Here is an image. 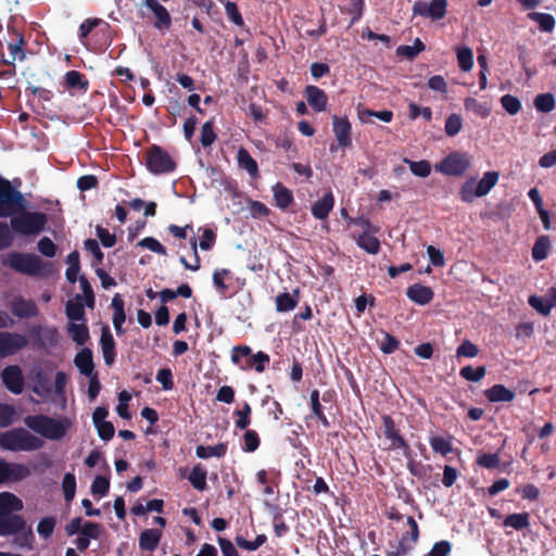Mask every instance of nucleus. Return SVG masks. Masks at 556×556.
Masks as SVG:
<instances>
[{
  "instance_id": "25",
  "label": "nucleus",
  "mask_w": 556,
  "mask_h": 556,
  "mask_svg": "<svg viewBox=\"0 0 556 556\" xmlns=\"http://www.w3.org/2000/svg\"><path fill=\"white\" fill-rule=\"evenodd\" d=\"M64 81L68 90H78L85 93L89 88V81L86 76L76 70L66 72Z\"/></svg>"
},
{
  "instance_id": "27",
  "label": "nucleus",
  "mask_w": 556,
  "mask_h": 556,
  "mask_svg": "<svg viewBox=\"0 0 556 556\" xmlns=\"http://www.w3.org/2000/svg\"><path fill=\"white\" fill-rule=\"evenodd\" d=\"M67 332L71 337V339L77 344V345H85L89 339V329L86 324V321H81L79 324L77 323H68L67 324Z\"/></svg>"
},
{
  "instance_id": "22",
  "label": "nucleus",
  "mask_w": 556,
  "mask_h": 556,
  "mask_svg": "<svg viewBox=\"0 0 556 556\" xmlns=\"http://www.w3.org/2000/svg\"><path fill=\"white\" fill-rule=\"evenodd\" d=\"M4 467L3 482H18L30 476V469L26 465L5 462Z\"/></svg>"
},
{
  "instance_id": "64",
  "label": "nucleus",
  "mask_w": 556,
  "mask_h": 556,
  "mask_svg": "<svg viewBox=\"0 0 556 556\" xmlns=\"http://www.w3.org/2000/svg\"><path fill=\"white\" fill-rule=\"evenodd\" d=\"M156 380L162 384V388L165 391L174 388L173 372L170 368L160 369L156 374Z\"/></svg>"
},
{
  "instance_id": "30",
  "label": "nucleus",
  "mask_w": 556,
  "mask_h": 556,
  "mask_svg": "<svg viewBox=\"0 0 556 556\" xmlns=\"http://www.w3.org/2000/svg\"><path fill=\"white\" fill-rule=\"evenodd\" d=\"M237 161L239 167L245 169L252 178L258 177V165L245 148L238 150Z\"/></svg>"
},
{
  "instance_id": "57",
  "label": "nucleus",
  "mask_w": 556,
  "mask_h": 556,
  "mask_svg": "<svg viewBox=\"0 0 556 556\" xmlns=\"http://www.w3.org/2000/svg\"><path fill=\"white\" fill-rule=\"evenodd\" d=\"M10 224L0 222V250L8 249L12 245L14 237Z\"/></svg>"
},
{
  "instance_id": "7",
  "label": "nucleus",
  "mask_w": 556,
  "mask_h": 556,
  "mask_svg": "<svg viewBox=\"0 0 556 556\" xmlns=\"http://www.w3.org/2000/svg\"><path fill=\"white\" fill-rule=\"evenodd\" d=\"M3 264L16 273L28 276L40 275L43 267V262L38 255L22 252H11Z\"/></svg>"
},
{
  "instance_id": "29",
  "label": "nucleus",
  "mask_w": 556,
  "mask_h": 556,
  "mask_svg": "<svg viewBox=\"0 0 556 556\" xmlns=\"http://www.w3.org/2000/svg\"><path fill=\"white\" fill-rule=\"evenodd\" d=\"M31 334L37 336L43 346L53 348L59 343V331L55 327L37 326L31 330Z\"/></svg>"
},
{
  "instance_id": "46",
  "label": "nucleus",
  "mask_w": 556,
  "mask_h": 556,
  "mask_svg": "<svg viewBox=\"0 0 556 556\" xmlns=\"http://www.w3.org/2000/svg\"><path fill=\"white\" fill-rule=\"evenodd\" d=\"M529 525V515L527 513L511 514L507 516L506 519L504 520L505 527H510L515 530H522L525 528H528Z\"/></svg>"
},
{
  "instance_id": "61",
  "label": "nucleus",
  "mask_w": 556,
  "mask_h": 556,
  "mask_svg": "<svg viewBox=\"0 0 556 556\" xmlns=\"http://www.w3.org/2000/svg\"><path fill=\"white\" fill-rule=\"evenodd\" d=\"M400 346V341L392 334L383 332V340L380 343V350L384 354H391L395 352Z\"/></svg>"
},
{
  "instance_id": "55",
  "label": "nucleus",
  "mask_w": 556,
  "mask_h": 556,
  "mask_svg": "<svg viewBox=\"0 0 556 556\" xmlns=\"http://www.w3.org/2000/svg\"><path fill=\"white\" fill-rule=\"evenodd\" d=\"M485 375V367L479 366L473 368L471 366H466L460 369V376L468 381H480Z\"/></svg>"
},
{
  "instance_id": "10",
  "label": "nucleus",
  "mask_w": 556,
  "mask_h": 556,
  "mask_svg": "<svg viewBox=\"0 0 556 556\" xmlns=\"http://www.w3.org/2000/svg\"><path fill=\"white\" fill-rule=\"evenodd\" d=\"M27 339L17 332H0V358L16 354L27 345Z\"/></svg>"
},
{
  "instance_id": "12",
  "label": "nucleus",
  "mask_w": 556,
  "mask_h": 556,
  "mask_svg": "<svg viewBox=\"0 0 556 556\" xmlns=\"http://www.w3.org/2000/svg\"><path fill=\"white\" fill-rule=\"evenodd\" d=\"M26 528V520L16 514H0V536L15 535Z\"/></svg>"
},
{
  "instance_id": "36",
  "label": "nucleus",
  "mask_w": 556,
  "mask_h": 556,
  "mask_svg": "<svg viewBox=\"0 0 556 556\" xmlns=\"http://www.w3.org/2000/svg\"><path fill=\"white\" fill-rule=\"evenodd\" d=\"M227 453V444L218 443L216 445H199L195 448V455L199 458H210V457H224Z\"/></svg>"
},
{
  "instance_id": "56",
  "label": "nucleus",
  "mask_w": 556,
  "mask_h": 556,
  "mask_svg": "<svg viewBox=\"0 0 556 556\" xmlns=\"http://www.w3.org/2000/svg\"><path fill=\"white\" fill-rule=\"evenodd\" d=\"M110 480L104 476H97L91 484V493L93 495L104 496L109 493Z\"/></svg>"
},
{
  "instance_id": "5",
  "label": "nucleus",
  "mask_w": 556,
  "mask_h": 556,
  "mask_svg": "<svg viewBox=\"0 0 556 556\" xmlns=\"http://www.w3.org/2000/svg\"><path fill=\"white\" fill-rule=\"evenodd\" d=\"M231 362L240 366L241 369L254 368L255 371L263 372L266 365L269 364L270 357L263 351L252 354V350L248 345H237L232 349Z\"/></svg>"
},
{
  "instance_id": "13",
  "label": "nucleus",
  "mask_w": 556,
  "mask_h": 556,
  "mask_svg": "<svg viewBox=\"0 0 556 556\" xmlns=\"http://www.w3.org/2000/svg\"><path fill=\"white\" fill-rule=\"evenodd\" d=\"M333 134L341 148H349L352 146V125L348 117H332Z\"/></svg>"
},
{
  "instance_id": "47",
  "label": "nucleus",
  "mask_w": 556,
  "mask_h": 556,
  "mask_svg": "<svg viewBox=\"0 0 556 556\" xmlns=\"http://www.w3.org/2000/svg\"><path fill=\"white\" fill-rule=\"evenodd\" d=\"M529 18L536 22L543 31H552L555 27V18L547 13L532 12Z\"/></svg>"
},
{
  "instance_id": "58",
  "label": "nucleus",
  "mask_w": 556,
  "mask_h": 556,
  "mask_svg": "<svg viewBox=\"0 0 556 556\" xmlns=\"http://www.w3.org/2000/svg\"><path fill=\"white\" fill-rule=\"evenodd\" d=\"M225 11L228 18L237 26H243L244 21L243 17L235 2L226 1L225 2Z\"/></svg>"
},
{
  "instance_id": "49",
  "label": "nucleus",
  "mask_w": 556,
  "mask_h": 556,
  "mask_svg": "<svg viewBox=\"0 0 556 556\" xmlns=\"http://www.w3.org/2000/svg\"><path fill=\"white\" fill-rule=\"evenodd\" d=\"M242 450L248 453L255 452L261 443L260 437L255 430H247L242 437Z\"/></svg>"
},
{
  "instance_id": "24",
  "label": "nucleus",
  "mask_w": 556,
  "mask_h": 556,
  "mask_svg": "<svg viewBox=\"0 0 556 556\" xmlns=\"http://www.w3.org/2000/svg\"><path fill=\"white\" fill-rule=\"evenodd\" d=\"M162 531L159 529H146L140 533L139 547L142 551L153 552L157 548Z\"/></svg>"
},
{
  "instance_id": "60",
  "label": "nucleus",
  "mask_w": 556,
  "mask_h": 556,
  "mask_svg": "<svg viewBox=\"0 0 556 556\" xmlns=\"http://www.w3.org/2000/svg\"><path fill=\"white\" fill-rule=\"evenodd\" d=\"M531 307L536 309L544 316H547L551 313L552 307L548 304L546 298H541L536 295H531L528 300Z\"/></svg>"
},
{
  "instance_id": "17",
  "label": "nucleus",
  "mask_w": 556,
  "mask_h": 556,
  "mask_svg": "<svg viewBox=\"0 0 556 556\" xmlns=\"http://www.w3.org/2000/svg\"><path fill=\"white\" fill-rule=\"evenodd\" d=\"M143 4L153 12L155 16L154 27L157 29H168L172 25V18L166 10L157 0H142Z\"/></svg>"
},
{
  "instance_id": "43",
  "label": "nucleus",
  "mask_w": 556,
  "mask_h": 556,
  "mask_svg": "<svg viewBox=\"0 0 556 556\" xmlns=\"http://www.w3.org/2000/svg\"><path fill=\"white\" fill-rule=\"evenodd\" d=\"M17 418V412L13 405L0 403V428L10 427Z\"/></svg>"
},
{
  "instance_id": "42",
  "label": "nucleus",
  "mask_w": 556,
  "mask_h": 556,
  "mask_svg": "<svg viewBox=\"0 0 556 556\" xmlns=\"http://www.w3.org/2000/svg\"><path fill=\"white\" fill-rule=\"evenodd\" d=\"M111 307L113 308L112 323H125V302L119 293H115L112 298Z\"/></svg>"
},
{
  "instance_id": "31",
  "label": "nucleus",
  "mask_w": 556,
  "mask_h": 556,
  "mask_svg": "<svg viewBox=\"0 0 556 556\" xmlns=\"http://www.w3.org/2000/svg\"><path fill=\"white\" fill-rule=\"evenodd\" d=\"M299 303V290L293 293L283 292L276 296V309L280 313L290 312L296 307Z\"/></svg>"
},
{
  "instance_id": "32",
  "label": "nucleus",
  "mask_w": 556,
  "mask_h": 556,
  "mask_svg": "<svg viewBox=\"0 0 556 556\" xmlns=\"http://www.w3.org/2000/svg\"><path fill=\"white\" fill-rule=\"evenodd\" d=\"M408 530L402 533L400 543H404V546L413 548L414 544L417 543L419 538V528L413 516H408L406 519Z\"/></svg>"
},
{
  "instance_id": "28",
  "label": "nucleus",
  "mask_w": 556,
  "mask_h": 556,
  "mask_svg": "<svg viewBox=\"0 0 556 556\" xmlns=\"http://www.w3.org/2000/svg\"><path fill=\"white\" fill-rule=\"evenodd\" d=\"M23 502L15 494L10 492L0 493V514H13L22 510Z\"/></svg>"
},
{
  "instance_id": "6",
  "label": "nucleus",
  "mask_w": 556,
  "mask_h": 556,
  "mask_svg": "<svg viewBox=\"0 0 556 556\" xmlns=\"http://www.w3.org/2000/svg\"><path fill=\"white\" fill-rule=\"evenodd\" d=\"M497 172H486L481 179L469 178L460 189V198L465 202H472L476 198L486 195L498 181Z\"/></svg>"
},
{
  "instance_id": "44",
  "label": "nucleus",
  "mask_w": 556,
  "mask_h": 556,
  "mask_svg": "<svg viewBox=\"0 0 556 556\" xmlns=\"http://www.w3.org/2000/svg\"><path fill=\"white\" fill-rule=\"evenodd\" d=\"M231 277V271L226 268L216 269L213 273V283L214 287L218 290L222 295H226L229 289V286L225 282L226 279Z\"/></svg>"
},
{
  "instance_id": "50",
  "label": "nucleus",
  "mask_w": 556,
  "mask_h": 556,
  "mask_svg": "<svg viewBox=\"0 0 556 556\" xmlns=\"http://www.w3.org/2000/svg\"><path fill=\"white\" fill-rule=\"evenodd\" d=\"M217 136L214 131V122L207 121L202 125L200 141L204 148L213 144Z\"/></svg>"
},
{
  "instance_id": "11",
  "label": "nucleus",
  "mask_w": 556,
  "mask_h": 556,
  "mask_svg": "<svg viewBox=\"0 0 556 556\" xmlns=\"http://www.w3.org/2000/svg\"><path fill=\"white\" fill-rule=\"evenodd\" d=\"M4 387L13 394H21L24 390V376L20 366L9 365L1 371Z\"/></svg>"
},
{
  "instance_id": "63",
  "label": "nucleus",
  "mask_w": 556,
  "mask_h": 556,
  "mask_svg": "<svg viewBox=\"0 0 556 556\" xmlns=\"http://www.w3.org/2000/svg\"><path fill=\"white\" fill-rule=\"evenodd\" d=\"M502 106L511 115L517 114L521 109L520 101L510 94H505L501 98Z\"/></svg>"
},
{
  "instance_id": "26",
  "label": "nucleus",
  "mask_w": 556,
  "mask_h": 556,
  "mask_svg": "<svg viewBox=\"0 0 556 556\" xmlns=\"http://www.w3.org/2000/svg\"><path fill=\"white\" fill-rule=\"evenodd\" d=\"M273 192L276 206L282 211L287 210L294 201L292 191L281 182L274 185Z\"/></svg>"
},
{
  "instance_id": "40",
  "label": "nucleus",
  "mask_w": 556,
  "mask_h": 556,
  "mask_svg": "<svg viewBox=\"0 0 556 556\" xmlns=\"http://www.w3.org/2000/svg\"><path fill=\"white\" fill-rule=\"evenodd\" d=\"M101 24H104L105 28H110V25L105 22H103L101 18H98V17H92V18H87L85 20L80 26H79V40L83 45L86 46V39L88 37V35L96 28L98 27L99 25Z\"/></svg>"
},
{
  "instance_id": "54",
  "label": "nucleus",
  "mask_w": 556,
  "mask_h": 556,
  "mask_svg": "<svg viewBox=\"0 0 556 556\" xmlns=\"http://www.w3.org/2000/svg\"><path fill=\"white\" fill-rule=\"evenodd\" d=\"M139 247L148 249L156 254L160 255H166L167 251L166 248L155 238L153 237H146L141 239L138 243Z\"/></svg>"
},
{
  "instance_id": "37",
  "label": "nucleus",
  "mask_w": 556,
  "mask_h": 556,
  "mask_svg": "<svg viewBox=\"0 0 556 556\" xmlns=\"http://www.w3.org/2000/svg\"><path fill=\"white\" fill-rule=\"evenodd\" d=\"M456 59L462 72H470L473 67V51L468 47H458L456 49Z\"/></svg>"
},
{
  "instance_id": "62",
  "label": "nucleus",
  "mask_w": 556,
  "mask_h": 556,
  "mask_svg": "<svg viewBox=\"0 0 556 556\" xmlns=\"http://www.w3.org/2000/svg\"><path fill=\"white\" fill-rule=\"evenodd\" d=\"M97 237L101 241V244L104 248H112L116 243V236L114 233H111L106 228H103L102 226L98 225L96 227Z\"/></svg>"
},
{
  "instance_id": "4",
  "label": "nucleus",
  "mask_w": 556,
  "mask_h": 556,
  "mask_svg": "<svg viewBox=\"0 0 556 556\" xmlns=\"http://www.w3.org/2000/svg\"><path fill=\"white\" fill-rule=\"evenodd\" d=\"M146 167L154 175L173 173L177 164L172 155L157 144L150 146L144 152Z\"/></svg>"
},
{
  "instance_id": "39",
  "label": "nucleus",
  "mask_w": 556,
  "mask_h": 556,
  "mask_svg": "<svg viewBox=\"0 0 556 556\" xmlns=\"http://www.w3.org/2000/svg\"><path fill=\"white\" fill-rule=\"evenodd\" d=\"M551 250V242L548 237L541 236L536 239L533 249H532V257L534 261L540 262L547 257Z\"/></svg>"
},
{
  "instance_id": "19",
  "label": "nucleus",
  "mask_w": 556,
  "mask_h": 556,
  "mask_svg": "<svg viewBox=\"0 0 556 556\" xmlns=\"http://www.w3.org/2000/svg\"><path fill=\"white\" fill-rule=\"evenodd\" d=\"M74 364L79 372L86 377L97 374L94 371V363L92 351L89 348H83L74 357Z\"/></svg>"
},
{
  "instance_id": "59",
  "label": "nucleus",
  "mask_w": 556,
  "mask_h": 556,
  "mask_svg": "<svg viewBox=\"0 0 556 556\" xmlns=\"http://www.w3.org/2000/svg\"><path fill=\"white\" fill-rule=\"evenodd\" d=\"M54 527L55 519L53 517H45L39 521L37 526V531L40 536H42L43 539H48L52 535Z\"/></svg>"
},
{
  "instance_id": "9",
  "label": "nucleus",
  "mask_w": 556,
  "mask_h": 556,
  "mask_svg": "<svg viewBox=\"0 0 556 556\" xmlns=\"http://www.w3.org/2000/svg\"><path fill=\"white\" fill-rule=\"evenodd\" d=\"M447 0L416 1L413 5V14L429 17L432 21L441 20L446 14Z\"/></svg>"
},
{
  "instance_id": "35",
  "label": "nucleus",
  "mask_w": 556,
  "mask_h": 556,
  "mask_svg": "<svg viewBox=\"0 0 556 556\" xmlns=\"http://www.w3.org/2000/svg\"><path fill=\"white\" fill-rule=\"evenodd\" d=\"M429 444L435 454L446 456L452 452V442L448 437L431 434L429 437Z\"/></svg>"
},
{
  "instance_id": "23",
  "label": "nucleus",
  "mask_w": 556,
  "mask_h": 556,
  "mask_svg": "<svg viewBox=\"0 0 556 556\" xmlns=\"http://www.w3.org/2000/svg\"><path fill=\"white\" fill-rule=\"evenodd\" d=\"M406 295L410 301L419 305H425L432 300L433 291L429 287L415 283L407 288Z\"/></svg>"
},
{
  "instance_id": "34",
  "label": "nucleus",
  "mask_w": 556,
  "mask_h": 556,
  "mask_svg": "<svg viewBox=\"0 0 556 556\" xmlns=\"http://www.w3.org/2000/svg\"><path fill=\"white\" fill-rule=\"evenodd\" d=\"M206 477V469L201 464H197L193 466L188 480L195 490L204 491L207 488Z\"/></svg>"
},
{
  "instance_id": "45",
  "label": "nucleus",
  "mask_w": 556,
  "mask_h": 556,
  "mask_svg": "<svg viewBox=\"0 0 556 556\" xmlns=\"http://www.w3.org/2000/svg\"><path fill=\"white\" fill-rule=\"evenodd\" d=\"M251 413L252 408L248 402H244L240 409L235 410L233 414L237 416L236 427L241 430L247 429L251 424Z\"/></svg>"
},
{
  "instance_id": "48",
  "label": "nucleus",
  "mask_w": 556,
  "mask_h": 556,
  "mask_svg": "<svg viewBox=\"0 0 556 556\" xmlns=\"http://www.w3.org/2000/svg\"><path fill=\"white\" fill-rule=\"evenodd\" d=\"M404 162L408 164L410 172L417 177H427L431 172V164L427 160L410 161L405 159Z\"/></svg>"
},
{
  "instance_id": "20",
  "label": "nucleus",
  "mask_w": 556,
  "mask_h": 556,
  "mask_svg": "<svg viewBox=\"0 0 556 556\" xmlns=\"http://www.w3.org/2000/svg\"><path fill=\"white\" fill-rule=\"evenodd\" d=\"M333 205L334 197L331 191H328L312 205V215L317 219H326Z\"/></svg>"
},
{
  "instance_id": "41",
  "label": "nucleus",
  "mask_w": 556,
  "mask_h": 556,
  "mask_svg": "<svg viewBox=\"0 0 556 556\" xmlns=\"http://www.w3.org/2000/svg\"><path fill=\"white\" fill-rule=\"evenodd\" d=\"M17 37L18 39L16 42H10L8 45V49L10 50V53L12 55V60H3L4 64L12 65L13 67H15V60L23 61L25 59V52L23 50V46L25 45L24 37L22 34H17Z\"/></svg>"
},
{
  "instance_id": "38",
  "label": "nucleus",
  "mask_w": 556,
  "mask_h": 556,
  "mask_svg": "<svg viewBox=\"0 0 556 556\" xmlns=\"http://www.w3.org/2000/svg\"><path fill=\"white\" fill-rule=\"evenodd\" d=\"M356 244L369 254H377L380 250L379 240L366 231H363V233L356 238Z\"/></svg>"
},
{
  "instance_id": "3",
  "label": "nucleus",
  "mask_w": 556,
  "mask_h": 556,
  "mask_svg": "<svg viewBox=\"0 0 556 556\" xmlns=\"http://www.w3.org/2000/svg\"><path fill=\"white\" fill-rule=\"evenodd\" d=\"M23 421L27 428L48 440H61L67 430L63 420L47 415H28Z\"/></svg>"
},
{
  "instance_id": "18",
  "label": "nucleus",
  "mask_w": 556,
  "mask_h": 556,
  "mask_svg": "<svg viewBox=\"0 0 556 556\" xmlns=\"http://www.w3.org/2000/svg\"><path fill=\"white\" fill-rule=\"evenodd\" d=\"M307 103L315 112H323L328 104L326 92L317 86L308 85L304 89Z\"/></svg>"
},
{
  "instance_id": "51",
  "label": "nucleus",
  "mask_w": 556,
  "mask_h": 556,
  "mask_svg": "<svg viewBox=\"0 0 556 556\" xmlns=\"http://www.w3.org/2000/svg\"><path fill=\"white\" fill-rule=\"evenodd\" d=\"M477 464L486 469H495L501 465L500 455L497 453H481L477 457Z\"/></svg>"
},
{
  "instance_id": "8",
  "label": "nucleus",
  "mask_w": 556,
  "mask_h": 556,
  "mask_svg": "<svg viewBox=\"0 0 556 556\" xmlns=\"http://www.w3.org/2000/svg\"><path fill=\"white\" fill-rule=\"evenodd\" d=\"M382 430L383 435L390 441L389 450H402L405 457H409L412 448L400 430L396 429L395 422L390 415L382 416Z\"/></svg>"
},
{
  "instance_id": "14",
  "label": "nucleus",
  "mask_w": 556,
  "mask_h": 556,
  "mask_svg": "<svg viewBox=\"0 0 556 556\" xmlns=\"http://www.w3.org/2000/svg\"><path fill=\"white\" fill-rule=\"evenodd\" d=\"M15 188L11 181L0 177V218L13 215L12 204Z\"/></svg>"
},
{
  "instance_id": "15",
  "label": "nucleus",
  "mask_w": 556,
  "mask_h": 556,
  "mask_svg": "<svg viewBox=\"0 0 556 556\" xmlns=\"http://www.w3.org/2000/svg\"><path fill=\"white\" fill-rule=\"evenodd\" d=\"M11 312L18 318H30L37 316L39 309L34 300H26L18 295L12 300Z\"/></svg>"
},
{
  "instance_id": "1",
  "label": "nucleus",
  "mask_w": 556,
  "mask_h": 556,
  "mask_svg": "<svg viewBox=\"0 0 556 556\" xmlns=\"http://www.w3.org/2000/svg\"><path fill=\"white\" fill-rule=\"evenodd\" d=\"M43 444V440L22 427L0 432V448L3 451L30 452L40 450Z\"/></svg>"
},
{
  "instance_id": "16",
  "label": "nucleus",
  "mask_w": 556,
  "mask_h": 556,
  "mask_svg": "<svg viewBox=\"0 0 556 556\" xmlns=\"http://www.w3.org/2000/svg\"><path fill=\"white\" fill-rule=\"evenodd\" d=\"M100 346L105 365L111 366L115 362L116 344L108 325H104L101 328Z\"/></svg>"
},
{
  "instance_id": "52",
  "label": "nucleus",
  "mask_w": 556,
  "mask_h": 556,
  "mask_svg": "<svg viewBox=\"0 0 556 556\" xmlns=\"http://www.w3.org/2000/svg\"><path fill=\"white\" fill-rule=\"evenodd\" d=\"M62 489L66 502L73 501L76 491V478L73 473L67 472L63 477Z\"/></svg>"
},
{
  "instance_id": "21",
  "label": "nucleus",
  "mask_w": 556,
  "mask_h": 556,
  "mask_svg": "<svg viewBox=\"0 0 556 556\" xmlns=\"http://www.w3.org/2000/svg\"><path fill=\"white\" fill-rule=\"evenodd\" d=\"M65 314L70 323L86 321V312L83 303V296L76 294L73 300H68L65 304Z\"/></svg>"
},
{
  "instance_id": "2",
  "label": "nucleus",
  "mask_w": 556,
  "mask_h": 556,
  "mask_svg": "<svg viewBox=\"0 0 556 556\" xmlns=\"http://www.w3.org/2000/svg\"><path fill=\"white\" fill-rule=\"evenodd\" d=\"M48 219L43 212L22 211L10 217V227L15 235L36 237L45 230Z\"/></svg>"
},
{
  "instance_id": "53",
  "label": "nucleus",
  "mask_w": 556,
  "mask_h": 556,
  "mask_svg": "<svg viewBox=\"0 0 556 556\" xmlns=\"http://www.w3.org/2000/svg\"><path fill=\"white\" fill-rule=\"evenodd\" d=\"M534 105L538 111L543 113L551 112L555 106V100L552 93H542L534 99Z\"/></svg>"
},
{
  "instance_id": "33",
  "label": "nucleus",
  "mask_w": 556,
  "mask_h": 556,
  "mask_svg": "<svg viewBox=\"0 0 556 556\" xmlns=\"http://www.w3.org/2000/svg\"><path fill=\"white\" fill-rule=\"evenodd\" d=\"M485 396L491 402H510L515 394L513 391L502 384H495L485 391Z\"/></svg>"
}]
</instances>
